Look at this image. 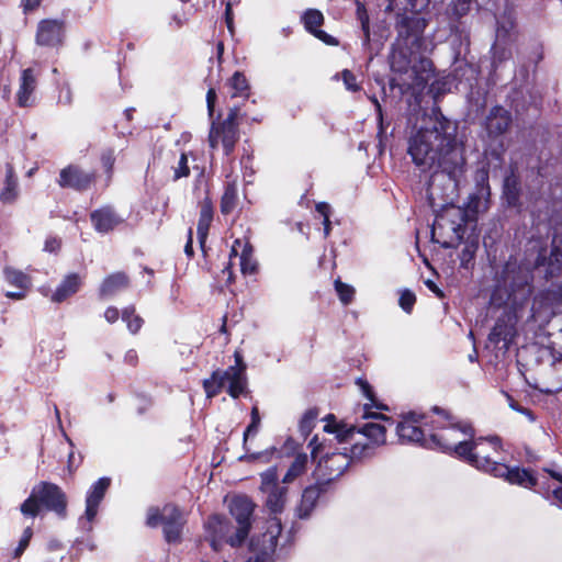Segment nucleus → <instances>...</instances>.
Returning a JSON list of instances; mask_svg holds the SVG:
<instances>
[{"instance_id": "obj_43", "label": "nucleus", "mask_w": 562, "mask_h": 562, "mask_svg": "<svg viewBox=\"0 0 562 562\" xmlns=\"http://www.w3.org/2000/svg\"><path fill=\"white\" fill-rule=\"evenodd\" d=\"M335 290L338 293L340 301L347 305L353 300L355 290L352 286L341 282L340 280L335 281Z\"/></svg>"}, {"instance_id": "obj_3", "label": "nucleus", "mask_w": 562, "mask_h": 562, "mask_svg": "<svg viewBox=\"0 0 562 562\" xmlns=\"http://www.w3.org/2000/svg\"><path fill=\"white\" fill-rule=\"evenodd\" d=\"M68 498L66 493L55 483L42 481L36 484L30 496L21 504L24 516L36 517L44 508L54 512L59 518L67 516Z\"/></svg>"}, {"instance_id": "obj_13", "label": "nucleus", "mask_w": 562, "mask_h": 562, "mask_svg": "<svg viewBox=\"0 0 562 562\" xmlns=\"http://www.w3.org/2000/svg\"><path fill=\"white\" fill-rule=\"evenodd\" d=\"M517 37V32L512 22L508 23V26L502 24L497 27L496 38L491 49L493 71H496L504 61L512 58V47L516 43Z\"/></svg>"}, {"instance_id": "obj_1", "label": "nucleus", "mask_w": 562, "mask_h": 562, "mask_svg": "<svg viewBox=\"0 0 562 562\" xmlns=\"http://www.w3.org/2000/svg\"><path fill=\"white\" fill-rule=\"evenodd\" d=\"M408 155L422 171H434L429 183L430 195L440 175L450 181L451 192L457 191L467 171L464 147L457 138V125L441 113L429 116L408 139Z\"/></svg>"}, {"instance_id": "obj_21", "label": "nucleus", "mask_w": 562, "mask_h": 562, "mask_svg": "<svg viewBox=\"0 0 562 562\" xmlns=\"http://www.w3.org/2000/svg\"><path fill=\"white\" fill-rule=\"evenodd\" d=\"M302 20L305 29L319 41L324 42L327 45H338V41L334 36L319 30V27L324 24V15L319 10H306L302 16Z\"/></svg>"}, {"instance_id": "obj_59", "label": "nucleus", "mask_w": 562, "mask_h": 562, "mask_svg": "<svg viewBox=\"0 0 562 562\" xmlns=\"http://www.w3.org/2000/svg\"><path fill=\"white\" fill-rule=\"evenodd\" d=\"M358 384L362 389L364 395L367 397H369L370 400H372L373 398V392H372V389H371L370 384L367 381L361 380V379L358 380Z\"/></svg>"}, {"instance_id": "obj_48", "label": "nucleus", "mask_w": 562, "mask_h": 562, "mask_svg": "<svg viewBox=\"0 0 562 562\" xmlns=\"http://www.w3.org/2000/svg\"><path fill=\"white\" fill-rule=\"evenodd\" d=\"M473 0H454L452 4V12L457 18H462L470 11Z\"/></svg>"}, {"instance_id": "obj_19", "label": "nucleus", "mask_w": 562, "mask_h": 562, "mask_svg": "<svg viewBox=\"0 0 562 562\" xmlns=\"http://www.w3.org/2000/svg\"><path fill=\"white\" fill-rule=\"evenodd\" d=\"M328 490L324 483L316 480V482L303 490L301 501L296 506V515L301 519L308 518L314 510L318 498L323 493Z\"/></svg>"}, {"instance_id": "obj_33", "label": "nucleus", "mask_w": 562, "mask_h": 562, "mask_svg": "<svg viewBox=\"0 0 562 562\" xmlns=\"http://www.w3.org/2000/svg\"><path fill=\"white\" fill-rule=\"evenodd\" d=\"M268 494L266 499V506L271 510V513H280L282 512L288 490L284 486H274L271 490L263 491Z\"/></svg>"}, {"instance_id": "obj_11", "label": "nucleus", "mask_w": 562, "mask_h": 562, "mask_svg": "<svg viewBox=\"0 0 562 562\" xmlns=\"http://www.w3.org/2000/svg\"><path fill=\"white\" fill-rule=\"evenodd\" d=\"M254 509L255 504L247 496H236L232 499L229 512L238 524L234 537L228 539L232 547L240 546L248 537Z\"/></svg>"}, {"instance_id": "obj_22", "label": "nucleus", "mask_w": 562, "mask_h": 562, "mask_svg": "<svg viewBox=\"0 0 562 562\" xmlns=\"http://www.w3.org/2000/svg\"><path fill=\"white\" fill-rule=\"evenodd\" d=\"M111 480L109 477L99 479L91 487L86 499L85 518L92 521L98 514V507L102 502L108 488L110 487Z\"/></svg>"}, {"instance_id": "obj_9", "label": "nucleus", "mask_w": 562, "mask_h": 562, "mask_svg": "<svg viewBox=\"0 0 562 562\" xmlns=\"http://www.w3.org/2000/svg\"><path fill=\"white\" fill-rule=\"evenodd\" d=\"M434 412L442 415V418L447 422V425L439 424V431L430 435L431 441L442 450L454 453V447L445 446L447 441L458 445L459 441H468L465 438L461 439V436L470 438L474 436V429L471 424L457 420L454 416L437 406L434 407Z\"/></svg>"}, {"instance_id": "obj_25", "label": "nucleus", "mask_w": 562, "mask_h": 562, "mask_svg": "<svg viewBox=\"0 0 562 562\" xmlns=\"http://www.w3.org/2000/svg\"><path fill=\"white\" fill-rule=\"evenodd\" d=\"M130 286V278L124 272H114L109 274L102 281L99 288L100 299H105L115 295L117 292L123 291Z\"/></svg>"}, {"instance_id": "obj_35", "label": "nucleus", "mask_w": 562, "mask_h": 562, "mask_svg": "<svg viewBox=\"0 0 562 562\" xmlns=\"http://www.w3.org/2000/svg\"><path fill=\"white\" fill-rule=\"evenodd\" d=\"M308 458L306 453H299L295 456L293 462L288 469L285 475L283 476L282 482L284 484L292 483L299 476L305 473L307 469Z\"/></svg>"}, {"instance_id": "obj_20", "label": "nucleus", "mask_w": 562, "mask_h": 562, "mask_svg": "<svg viewBox=\"0 0 562 562\" xmlns=\"http://www.w3.org/2000/svg\"><path fill=\"white\" fill-rule=\"evenodd\" d=\"M495 476L505 477L512 484H518L524 487H532L539 485V479L533 474L520 468H509L506 464H501L495 469Z\"/></svg>"}, {"instance_id": "obj_38", "label": "nucleus", "mask_w": 562, "mask_h": 562, "mask_svg": "<svg viewBox=\"0 0 562 562\" xmlns=\"http://www.w3.org/2000/svg\"><path fill=\"white\" fill-rule=\"evenodd\" d=\"M4 273L5 279L10 284L20 288L21 290H26L31 286V278L24 272L12 268H7Z\"/></svg>"}, {"instance_id": "obj_36", "label": "nucleus", "mask_w": 562, "mask_h": 562, "mask_svg": "<svg viewBox=\"0 0 562 562\" xmlns=\"http://www.w3.org/2000/svg\"><path fill=\"white\" fill-rule=\"evenodd\" d=\"M504 195L510 206H516L519 202L520 183L518 177L512 172L504 180Z\"/></svg>"}, {"instance_id": "obj_57", "label": "nucleus", "mask_w": 562, "mask_h": 562, "mask_svg": "<svg viewBox=\"0 0 562 562\" xmlns=\"http://www.w3.org/2000/svg\"><path fill=\"white\" fill-rule=\"evenodd\" d=\"M316 211L324 216V218H329L330 215V205L326 202H321L316 204Z\"/></svg>"}, {"instance_id": "obj_15", "label": "nucleus", "mask_w": 562, "mask_h": 562, "mask_svg": "<svg viewBox=\"0 0 562 562\" xmlns=\"http://www.w3.org/2000/svg\"><path fill=\"white\" fill-rule=\"evenodd\" d=\"M95 180L93 172H88L78 166L69 165L60 170L58 184L61 188H70L76 191H86Z\"/></svg>"}, {"instance_id": "obj_34", "label": "nucleus", "mask_w": 562, "mask_h": 562, "mask_svg": "<svg viewBox=\"0 0 562 562\" xmlns=\"http://www.w3.org/2000/svg\"><path fill=\"white\" fill-rule=\"evenodd\" d=\"M227 86L231 90V98H248L249 97V83L245 75L240 71H236L232 78L227 81Z\"/></svg>"}, {"instance_id": "obj_30", "label": "nucleus", "mask_w": 562, "mask_h": 562, "mask_svg": "<svg viewBox=\"0 0 562 562\" xmlns=\"http://www.w3.org/2000/svg\"><path fill=\"white\" fill-rule=\"evenodd\" d=\"M396 431L400 439L407 442H422L425 436L424 430L411 417L398 423Z\"/></svg>"}, {"instance_id": "obj_37", "label": "nucleus", "mask_w": 562, "mask_h": 562, "mask_svg": "<svg viewBox=\"0 0 562 562\" xmlns=\"http://www.w3.org/2000/svg\"><path fill=\"white\" fill-rule=\"evenodd\" d=\"M238 194L237 187L234 182L225 186L224 193L221 198V212L224 215L231 214L237 206Z\"/></svg>"}, {"instance_id": "obj_5", "label": "nucleus", "mask_w": 562, "mask_h": 562, "mask_svg": "<svg viewBox=\"0 0 562 562\" xmlns=\"http://www.w3.org/2000/svg\"><path fill=\"white\" fill-rule=\"evenodd\" d=\"M186 522L183 510L171 503L166 504L161 509L149 507L147 510L146 525L150 528L162 525L164 536L168 543L180 542Z\"/></svg>"}, {"instance_id": "obj_44", "label": "nucleus", "mask_w": 562, "mask_h": 562, "mask_svg": "<svg viewBox=\"0 0 562 562\" xmlns=\"http://www.w3.org/2000/svg\"><path fill=\"white\" fill-rule=\"evenodd\" d=\"M278 484V473L276 468H270L261 474V491L271 490Z\"/></svg>"}, {"instance_id": "obj_17", "label": "nucleus", "mask_w": 562, "mask_h": 562, "mask_svg": "<svg viewBox=\"0 0 562 562\" xmlns=\"http://www.w3.org/2000/svg\"><path fill=\"white\" fill-rule=\"evenodd\" d=\"M512 114L503 106L496 105L491 109L485 119V128L490 137H498L505 134L512 125Z\"/></svg>"}, {"instance_id": "obj_23", "label": "nucleus", "mask_w": 562, "mask_h": 562, "mask_svg": "<svg viewBox=\"0 0 562 562\" xmlns=\"http://www.w3.org/2000/svg\"><path fill=\"white\" fill-rule=\"evenodd\" d=\"M90 220L93 227L99 233H109L123 223V218L120 217L111 206H104L93 211L90 214Z\"/></svg>"}, {"instance_id": "obj_27", "label": "nucleus", "mask_w": 562, "mask_h": 562, "mask_svg": "<svg viewBox=\"0 0 562 562\" xmlns=\"http://www.w3.org/2000/svg\"><path fill=\"white\" fill-rule=\"evenodd\" d=\"M238 247H241L240 254V270L244 274H252L257 271V262L254 258V249L252 246L246 241L241 243V240L236 239L233 244L231 256H237Z\"/></svg>"}, {"instance_id": "obj_40", "label": "nucleus", "mask_w": 562, "mask_h": 562, "mask_svg": "<svg viewBox=\"0 0 562 562\" xmlns=\"http://www.w3.org/2000/svg\"><path fill=\"white\" fill-rule=\"evenodd\" d=\"M357 18L360 21L361 30L363 32V44L368 45L370 42V20L364 4L357 2Z\"/></svg>"}, {"instance_id": "obj_56", "label": "nucleus", "mask_w": 562, "mask_h": 562, "mask_svg": "<svg viewBox=\"0 0 562 562\" xmlns=\"http://www.w3.org/2000/svg\"><path fill=\"white\" fill-rule=\"evenodd\" d=\"M124 361L132 366V367H135L138 362V356L136 353L135 350H128L126 353H125V357H124Z\"/></svg>"}, {"instance_id": "obj_14", "label": "nucleus", "mask_w": 562, "mask_h": 562, "mask_svg": "<svg viewBox=\"0 0 562 562\" xmlns=\"http://www.w3.org/2000/svg\"><path fill=\"white\" fill-rule=\"evenodd\" d=\"M282 531L281 521L273 517L268 520V527L265 533L257 539H251V547L258 552V557L252 560L249 559L247 562H262V560L274 552L278 538Z\"/></svg>"}, {"instance_id": "obj_62", "label": "nucleus", "mask_w": 562, "mask_h": 562, "mask_svg": "<svg viewBox=\"0 0 562 562\" xmlns=\"http://www.w3.org/2000/svg\"><path fill=\"white\" fill-rule=\"evenodd\" d=\"M308 446L312 447V457L315 458L322 448V443L318 442L317 436L312 438Z\"/></svg>"}, {"instance_id": "obj_52", "label": "nucleus", "mask_w": 562, "mask_h": 562, "mask_svg": "<svg viewBox=\"0 0 562 562\" xmlns=\"http://www.w3.org/2000/svg\"><path fill=\"white\" fill-rule=\"evenodd\" d=\"M476 247L473 245L465 246L461 251V265L468 268V263L473 259Z\"/></svg>"}, {"instance_id": "obj_6", "label": "nucleus", "mask_w": 562, "mask_h": 562, "mask_svg": "<svg viewBox=\"0 0 562 562\" xmlns=\"http://www.w3.org/2000/svg\"><path fill=\"white\" fill-rule=\"evenodd\" d=\"M385 426L378 423H367L362 427L357 428L352 438L350 448V458L353 460H362L374 454L376 447L385 443Z\"/></svg>"}, {"instance_id": "obj_49", "label": "nucleus", "mask_w": 562, "mask_h": 562, "mask_svg": "<svg viewBox=\"0 0 562 562\" xmlns=\"http://www.w3.org/2000/svg\"><path fill=\"white\" fill-rule=\"evenodd\" d=\"M32 535H33V532L30 527L24 530L23 536L19 542V546L14 550V558H19L20 555H22V553L25 551V549L27 548V546L30 543Z\"/></svg>"}, {"instance_id": "obj_55", "label": "nucleus", "mask_w": 562, "mask_h": 562, "mask_svg": "<svg viewBox=\"0 0 562 562\" xmlns=\"http://www.w3.org/2000/svg\"><path fill=\"white\" fill-rule=\"evenodd\" d=\"M104 317L109 323H115L120 317V312L116 307L110 306L105 310Z\"/></svg>"}, {"instance_id": "obj_39", "label": "nucleus", "mask_w": 562, "mask_h": 562, "mask_svg": "<svg viewBox=\"0 0 562 562\" xmlns=\"http://www.w3.org/2000/svg\"><path fill=\"white\" fill-rule=\"evenodd\" d=\"M122 318L126 322L127 328L132 334H136L143 326V318L135 313L134 306H128L123 310Z\"/></svg>"}, {"instance_id": "obj_47", "label": "nucleus", "mask_w": 562, "mask_h": 562, "mask_svg": "<svg viewBox=\"0 0 562 562\" xmlns=\"http://www.w3.org/2000/svg\"><path fill=\"white\" fill-rule=\"evenodd\" d=\"M416 302L415 294L409 290H404L400 296V306L407 313H409Z\"/></svg>"}, {"instance_id": "obj_29", "label": "nucleus", "mask_w": 562, "mask_h": 562, "mask_svg": "<svg viewBox=\"0 0 562 562\" xmlns=\"http://www.w3.org/2000/svg\"><path fill=\"white\" fill-rule=\"evenodd\" d=\"M81 283L82 279L79 274L70 273L66 276L52 295V301L57 303L65 301L67 297L78 292Z\"/></svg>"}, {"instance_id": "obj_24", "label": "nucleus", "mask_w": 562, "mask_h": 562, "mask_svg": "<svg viewBox=\"0 0 562 562\" xmlns=\"http://www.w3.org/2000/svg\"><path fill=\"white\" fill-rule=\"evenodd\" d=\"M205 527L207 532L210 533V542L214 550H217L218 544L223 540L229 543L228 539L232 537L228 536L229 524L224 517L220 515L210 516L205 524Z\"/></svg>"}, {"instance_id": "obj_58", "label": "nucleus", "mask_w": 562, "mask_h": 562, "mask_svg": "<svg viewBox=\"0 0 562 562\" xmlns=\"http://www.w3.org/2000/svg\"><path fill=\"white\" fill-rule=\"evenodd\" d=\"M192 235H193V232H192V228H189V232H188V241L184 246V252L188 257H192L194 251H193V240H192Z\"/></svg>"}, {"instance_id": "obj_4", "label": "nucleus", "mask_w": 562, "mask_h": 562, "mask_svg": "<svg viewBox=\"0 0 562 562\" xmlns=\"http://www.w3.org/2000/svg\"><path fill=\"white\" fill-rule=\"evenodd\" d=\"M426 26V19L417 14L397 16L395 23L396 45L404 58H412L426 52L427 43L424 37Z\"/></svg>"}, {"instance_id": "obj_10", "label": "nucleus", "mask_w": 562, "mask_h": 562, "mask_svg": "<svg viewBox=\"0 0 562 562\" xmlns=\"http://www.w3.org/2000/svg\"><path fill=\"white\" fill-rule=\"evenodd\" d=\"M238 117L239 108L234 106L228 110L225 120L212 123L209 134V143L212 148H217L218 145H222L226 155L233 153L239 139Z\"/></svg>"}, {"instance_id": "obj_60", "label": "nucleus", "mask_w": 562, "mask_h": 562, "mask_svg": "<svg viewBox=\"0 0 562 562\" xmlns=\"http://www.w3.org/2000/svg\"><path fill=\"white\" fill-rule=\"evenodd\" d=\"M234 357H235V362H236V364L234 367L238 368V369H243V376L247 378L246 376V364L244 363L241 355L238 351H236Z\"/></svg>"}, {"instance_id": "obj_45", "label": "nucleus", "mask_w": 562, "mask_h": 562, "mask_svg": "<svg viewBox=\"0 0 562 562\" xmlns=\"http://www.w3.org/2000/svg\"><path fill=\"white\" fill-rule=\"evenodd\" d=\"M318 416V411L316 408L308 409L300 423V429L303 434L308 435L314 426V422Z\"/></svg>"}, {"instance_id": "obj_46", "label": "nucleus", "mask_w": 562, "mask_h": 562, "mask_svg": "<svg viewBox=\"0 0 562 562\" xmlns=\"http://www.w3.org/2000/svg\"><path fill=\"white\" fill-rule=\"evenodd\" d=\"M190 175V168L188 166V157L186 153H181L180 158L176 167H173V180L188 177Z\"/></svg>"}, {"instance_id": "obj_28", "label": "nucleus", "mask_w": 562, "mask_h": 562, "mask_svg": "<svg viewBox=\"0 0 562 562\" xmlns=\"http://www.w3.org/2000/svg\"><path fill=\"white\" fill-rule=\"evenodd\" d=\"M212 221H213V204H212V200L206 195L200 202V217H199L198 227H196V234H198V238H199V243H200L201 247L204 246Z\"/></svg>"}, {"instance_id": "obj_26", "label": "nucleus", "mask_w": 562, "mask_h": 562, "mask_svg": "<svg viewBox=\"0 0 562 562\" xmlns=\"http://www.w3.org/2000/svg\"><path fill=\"white\" fill-rule=\"evenodd\" d=\"M37 85V78L32 68L24 69L21 76L20 89L16 93L18 103L21 106H29L32 103L31 95Z\"/></svg>"}, {"instance_id": "obj_16", "label": "nucleus", "mask_w": 562, "mask_h": 562, "mask_svg": "<svg viewBox=\"0 0 562 562\" xmlns=\"http://www.w3.org/2000/svg\"><path fill=\"white\" fill-rule=\"evenodd\" d=\"M251 422L246 427L243 436V447L246 451L244 456L239 458L240 461L246 462H252L257 460H263L269 461V457L272 452L269 451H262V452H250L249 448L247 447L248 439L250 437H254L258 434L260 425H261V418L259 414V408L257 406H254L250 412Z\"/></svg>"}, {"instance_id": "obj_8", "label": "nucleus", "mask_w": 562, "mask_h": 562, "mask_svg": "<svg viewBox=\"0 0 562 562\" xmlns=\"http://www.w3.org/2000/svg\"><path fill=\"white\" fill-rule=\"evenodd\" d=\"M227 384V393L233 398H238L245 393L247 378L243 376V369L228 367L226 370H215L210 379L203 381V387L209 398L220 394Z\"/></svg>"}, {"instance_id": "obj_31", "label": "nucleus", "mask_w": 562, "mask_h": 562, "mask_svg": "<svg viewBox=\"0 0 562 562\" xmlns=\"http://www.w3.org/2000/svg\"><path fill=\"white\" fill-rule=\"evenodd\" d=\"M327 422L324 426V431L334 432L337 435L339 441H348V438H352L356 431V426H348L342 422H337L333 414L326 416Z\"/></svg>"}, {"instance_id": "obj_51", "label": "nucleus", "mask_w": 562, "mask_h": 562, "mask_svg": "<svg viewBox=\"0 0 562 562\" xmlns=\"http://www.w3.org/2000/svg\"><path fill=\"white\" fill-rule=\"evenodd\" d=\"M101 161L106 172L111 175L115 162L113 149L105 150L101 156Z\"/></svg>"}, {"instance_id": "obj_41", "label": "nucleus", "mask_w": 562, "mask_h": 562, "mask_svg": "<svg viewBox=\"0 0 562 562\" xmlns=\"http://www.w3.org/2000/svg\"><path fill=\"white\" fill-rule=\"evenodd\" d=\"M512 337V328L505 323L497 322L490 334V340L493 342L506 341Z\"/></svg>"}, {"instance_id": "obj_50", "label": "nucleus", "mask_w": 562, "mask_h": 562, "mask_svg": "<svg viewBox=\"0 0 562 562\" xmlns=\"http://www.w3.org/2000/svg\"><path fill=\"white\" fill-rule=\"evenodd\" d=\"M341 77H342L344 83L348 90H350V91L359 90V86L357 85L356 76L350 70L345 69L341 72Z\"/></svg>"}, {"instance_id": "obj_42", "label": "nucleus", "mask_w": 562, "mask_h": 562, "mask_svg": "<svg viewBox=\"0 0 562 562\" xmlns=\"http://www.w3.org/2000/svg\"><path fill=\"white\" fill-rule=\"evenodd\" d=\"M18 182L11 172L8 173L5 180V187L1 192V200L4 202H11L16 196Z\"/></svg>"}, {"instance_id": "obj_54", "label": "nucleus", "mask_w": 562, "mask_h": 562, "mask_svg": "<svg viewBox=\"0 0 562 562\" xmlns=\"http://www.w3.org/2000/svg\"><path fill=\"white\" fill-rule=\"evenodd\" d=\"M216 102V91L214 88H210L206 93V104H207V112L209 115L212 117L214 113Z\"/></svg>"}, {"instance_id": "obj_64", "label": "nucleus", "mask_w": 562, "mask_h": 562, "mask_svg": "<svg viewBox=\"0 0 562 562\" xmlns=\"http://www.w3.org/2000/svg\"><path fill=\"white\" fill-rule=\"evenodd\" d=\"M60 246L59 241L57 239H50L47 240L45 244V250L47 251H55Z\"/></svg>"}, {"instance_id": "obj_32", "label": "nucleus", "mask_w": 562, "mask_h": 562, "mask_svg": "<svg viewBox=\"0 0 562 562\" xmlns=\"http://www.w3.org/2000/svg\"><path fill=\"white\" fill-rule=\"evenodd\" d=\"M488 195L490 188L488 186L481 187L477 193L471 194L467 202V211L473 214H479L487 211L488 209Z\"/></svg>"}, {"instance_id": "obj_2", "label": "nucleus", "mask_w": 562, "mask_h": 562, "mask_svg": "<svg viewBox=\"0 0 562 562\" xmlns=\"http://www.w3.org/2000/svg\"><path fill=\"white\" fill-rule=\"evenodd\" d=\"M445 446L454 447V454L479 470L491 472L494 476L495 469L502 464L496 461L502 450L498 437H480L470 441H459L458 445L447 441Z\"/></svg>"}, {"instance_id": "obj_12", "label": "nucleus", "mask_w": 562, "mask_h": 562, "mask_svg": "<svg viewBox=\"0 0 562 562\" xmlns=\"http://www.w3.org/2000/svg\"><path fill=\"white\" fill-rule=\"evenodd\" d=\"M350 454L333 452L322 458L313 472L315 480L329 487L330 483L340 477L350 464Z\"/></svg>"}, {"instance_id": "obj_53", "label": "nucleus", "mask_w": 562, "mask_h": 562, "mask_svg": "<svg viewBox=\"0 0 562 562\" xmlns=\"http://www.w3.org/2000/svg\"><path fill=\"white\" fill-rule=\"evenodd\" d=\"M451 212H453V213H454V215H458V216L462 217V211H461L460 209L449 207V209H447V210H446V215H440V216L436 220L434 231H435L436 228H443V227H445L446 216L451 215Z\"/></svg>"}, {"instance_id": "obj_63", "label": "nucleus", "mask_w": 562, "mask_h": 562, "mask_svg": "<svg viewBox=\"0 0 562 562\" xmlns=\"http://www.w3.org/2000/svg\"><path fill=\"white\" fill-rule=\"evenodd\" d=\"M42 0H22L25 10H34L40 5Z\"/></svg>"}, {"instance_id": "obj_61", "label": "nucleus", "mask_w": 562, "mask_h": 562, "mask_svg": "<svg viewBox=\"0 0 562 562\" xmlns=\"http://www.w3.org/2000/svg\"><path fill=\"white\" fill-rule=\"evenodd\" d=\"M427 288L432 291L438 297L442 299L445 296L443 292L436 285V283L431 280H427L426 282Z\"/></svg>"}, {"instance_id": "obj_18", "label": "nucleus", "mask_w": 562, "mask_h": 562, "mask_svg": "<svg viewBox=\"0 0 562 562\" xmlns=\"http://www.w3.org/2000/svg\"><path fill=\"white\" fill-rule=\"evenodd\" d=\"M64 23L58 20H43L38 23L36 42L42 46H56L61 44Z\"/></svg>"}, {"instance_id": "obj_7", "label": "nucleus", "mask_w": 562, "mask_h": 562, "mask_svg": "<svg viewBox=\"0 0 562 562\" xmlns=\"http://www.w3.org/2000/svg\"><path fill=\"white\" fill-rule=\"evenodd\" d=\"M501 278L507 288L508 299H512L514 303L522 302L530 296L532 273L527 267L520 266L516 260L509 258Z\"/></svg>"}]
</instances>
